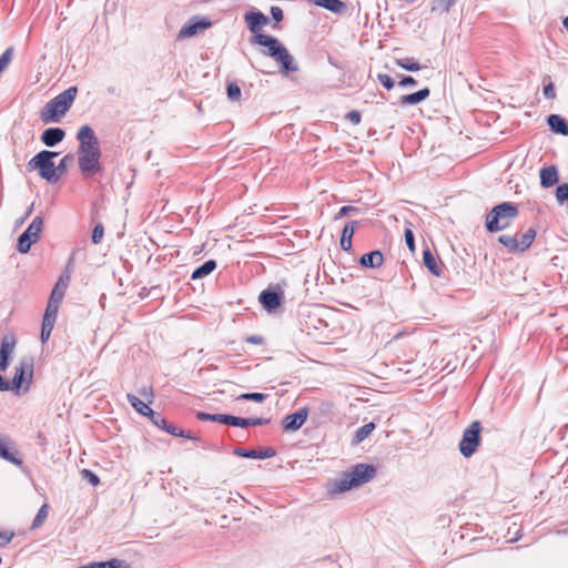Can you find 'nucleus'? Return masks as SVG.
Listing matches in <instances>:
<instances>
[{
    "mask_svg": "<svg viewBox=\"0 0 568 568\" xmlns=\"http://www.w3.org/2000/svg\"><path fill=\"white\" fill-rule=\"evenodd\" d=\"M244 21L248 30L254 34L251 43L265 47L262 53L274 59L281 65V72L288 74L298 70L294 57L288 52L286 47L275 37L260 33L263 27L268 23V18L260 10H251L244 14Z\"/></svg>",
    "mask_w": 568,
    "mask_h": 568,
    "instance_id": "obj_1",
    "label": "nucleus"
},
{
    "mask_svg": "<svg viewBox=\"0 0 568 568\" xmlns=\"http://www.w3.org/2000/svg\"><path fill=\"white\" fill-rule=\"evenodd\" d=\"M377 469L374 465L358 463L335 479L329 488L331 493H344L352 488L363 486L376 476Z\"/></svg>",
    "mask_w": 568,
    "mask_h": 568,
    "instance_id": "obj_2",
    "label": "nucleus"
},
{
    "mask_svg": "<svg viewBox=\"0 0 568 568\" xmlns=\"http://www.w3.org/2000/svg\"><path fill=\"white\" fill-rule=\"evenodd\" d=\"M78 88L72 85L51 99L41 110L40 119L43 123H58L72 106Z\"/></svg>",
    "mask_w": 568,
    "mask_h": 568,
    "instance_id": "obj_3",
    "label": "nucleus"
},
{
    "mask_svg": "<svg viewBox=\"0 0 568 568\" xmlns=\"http://www.w3.org/2000/svg\"><path fill=\"white\" fill-rule=\"evenodd\" d=\"M519 215L518 205L514 202H501L495 205L487 214L485 226L488 233L503 231L511 225Z\"/></svg>",
    "mask_w": 568,
    "mask_h": 568,
    "instance_id": "obj_4",
    "label": "nucleus"
},
{
    "mask_svg": "<svg viewBox=\"0 0 568 568\" xmlns=\"http://www.w3.org/2000/svg\"><path fill=\"white\" fill-rule=\"evenodd\" d=\"M58 152L42 150L38 152L27 164L29 172L37 171L39 176L49 183H55L60 179V174L55 171L53 158L58 156Z\"/></svg>",
    "mask_w": 568,
    "mask_h": 568,
    "instance_id": "obj_5",
    "label": "nucleus"
},
{
    "mask_svg": "<svg viewBox=\"0 0 568 568\" xmlns=\"http://www.w3.org/2000/svg\"><path fill=\"white\" fill-rule=\"evenodd\" d=\"M34 359L31 356H24L20 359L19 365L16 367V372L12 381H7L1 376L0 390H14L19 392L23 384L27 387L32 383L33 378Z\"/></svg>",
    "mask_w": 568,
    "mask_h": 568,
    "instance_id": "obj_6",
    "label": "nucleus"
},
{
    "mask_svg": "<svg viewBox=\"0 0 568 568\" xmlns=\"http://www.w3.org/2000/svg\"><path fill=\"white\" fill-rule=\"evenodd\" d=\"M481 429V423L479 420H474L464 430L462 440L459 442V452L465 458H469L476 453L480 444Z\"/></svg>",
    "mask_w": 568,
    "mask_h": 568,
    "instance_id": "obj_7",
    "label": "nucleus"
},
{
    "mask_svg": "<svg viewBox=\"0 0 568 568\" xmlns=\"http://www.w3.org/2000/svg\"><path fill=\"white\" fill-rule=\"evenodd\" d=\"M43 227V219L36 216L29 226L19 235L17 242V250L26 254L30 251L31 245L38 242Z\"/></svg>",
    "mask_w": 568,
    "mask_h": 568,
    "instance_id": "obj_8",
    "label": "nucleus"
},
{
    "mask_svg": "<svg viewBox=\"0 0 568 568\" xmlns=\"http://www.w3.org/2000/svg\"><path fill=\"white\" fill-rule=\"evenodd\" d=\"M101 154V151L78 152V164L83 178L90 179L102 171Z\"/></svg>",
    "mask_w": 568,
    "mask_h": 568,
    "instance_id": "obj_9",
    "label": "nucleus"
},
{
    "mask_svg": "<svg viewBox=\"0 0 568 568\" xmlns=\"http://www.w3.org/2000/svg\"><path fill=\"white\" fill-rule=\"evenodd\" d=\"M212 27V20L207 17L193 16L180 29L176 39L183 40L195 37L199 32Z\"/></svg>",
    "mask_w": 568,
    "mask_h": 568,
    "instance_id": "obj_10",
    "label": "nucleus"
},
{
    "mask_svg": "<svg viewBox=\"0 0 568 568\" xmlns=\"http://www.w3.org/2000/svg\"><path fill=\"white\" fill-rule=\"evenodd\" d=\"M284 301V291L278 285H270L260 293L258 302L268 313L275 312Z\"/></svg>",
    "mask_w": 568,
    "mask_h": 568,
    "instance_id": "obj_11",
    "label": "nucleus"
},
{
    "mask_svg": "<svg viewBox=\"0 0 568 568\" xmlns=\"http://www.w3.org/2000/svg\"><path fill=\"white\" fill-rule=\"evenodd\" d=\"M308 408L302 407L298 410L286 415L282 419V427L284 432L293 433L298 430L307 420Z\"/></svg>",
    "mask_w": 568,
    "mask_h": 568,
    "instance_id": "obj_12",
    "label": "nucleus"
},
{
    "mask_svg": "<svg viewBox=\"0 0 568 568\" xmlns=\"http://www.w3.org/2000/svg\"><path fill=\"white\" fill-rule=\"evenodd\" d=\"M14 444L10 439V437L6 435H0V458L20 466L22 465V459L17 456V454L13 452Z\"/></svg>",
    "mask_w": 568,
    "mask_h": 568,
    "instance_id": "obj_13",
    "label": "nucleus"
},
{
    "mask_svg": "<svg viewBox=\"0 0 568 568\" xmlns=\"http://www.w3.org/2000/svg\"><path fill=\"white\" fill-rule=\"evenodd\" d=\"M233 454L239 457L244 458H258V459H266L271 458L276 455V450L272 447H266L263 449H247V448H241L236 447L233 449Z\"/></svg>",
    "mask_w": 568,
    "mask_h": 568,
    "instance_id": "obj_14",
    "label": "nucleus"
},
{
    "mask_svg": "<svg viewBox=\"0 0 568 568\" xmlns=\"http://www.w3.org/2000/svg\"><path fill=\"white\" fill-rule=\"evenodd\" d=\"M65 136V132L63 129L61 128H48L45 129L40 139H41V142L49 146V148H53L57 144H59Z\"/></svg>",
    "mask_w": 568,
    "mask_h": 568,
    "instance_id": "obj_15",
    "label": "nucleus"
},
{
    "mask_svg": "<svg viewBox=\"0 0 568 568\" xmlns=\"http://www.w3.org/2000/svg\"><path fill=\"white\" fill-rule=\"evenodd\" d=\"M423 263L430 274L436 277H440L443 274V263L426 247L423 252Z\"/></svg>",
    "mask_w": 568,
    "mask_h": 568,
    "instance_id": "obj_16",
    "label": "nucleus"
},
{
    "mask_svg": "<svg viewBox=\"0 0 568 568\" xmlns=\"http://www.w3.org/2000/svg\"><path fill=\"white\" fill-rule=\"evenodd\" d=\"M547 124L552 133L568 135V121L559 114H549Z\"/></svg>",
    "mask_w": 568,
    "mask_h": 568,
    "instance_id": "obj_17",
    "label": "nucleus"
},
{
    "mask_svg": "<svg viewBox=\"0 0 568 568\" xmlns=\"http://www.w3.org/2000/svg\"><path fill=\"white\" fill-rule=\"evenodd\" d=\"M384 263V255L379 250L365 253L359 258V264L366 268H378Z\"/></svg>",
    "mask_w": 568,
    "mask_h": 568,
    "instance_id": "obj_18",
    "label": "nucleus"
},
{
    "mask_svg": "<svg viewBox=\"0 0 568 568\" xmlns=\"http://www.w3.org/2000/svg\"><path fill=\"white\" fill-rule=\"evenodd\" d=\"M539 176L540 185L544 189L554 186L559 180L558 170L555 165L545 166L540 169Z\"/></svg>",
    "mask_w": 568,
    "mask_h": 568,
    "instance_id": "obj_19",
    "label": "nucleus"
},
{
    "mask_svg": "<svg viewBox=\"0 0 568 568\" xmlns=\"http://www.w3.org/2000/svg\"><path fill=\"white\" fill-rule=\"evenodd\" d=\"M70 280L71 278L69 274H61L55 285L53 286L49 298L59 301V303H61L65 295V291L67 287L69 286Z\"/></svg>",
    "mask_w": 568,
    "mask_h": 568,
    "instance_id": "obj_20",
    "label": "nucleus"
},
{
    "mask_svg": "<svg viewBox=\"0 0 568 568\" xmlns=\"http://www.w3.org/2000/svg\"><path fill=\"white\" fill-rule=\"evenodd\" d=\"M430 94V90L426 87L414 93L400 97V105H416L426 100Z\"/></svg>",
    "mask_w": 568,
    "mask_h": 568,
    "instance_id": "obj_21",
    "label": "nucleus"
},
{
    "mask_svg": "<svg viewBox=\"0 0 568 568\" xmlns=\"http://www.w3.org/2000/svg\"><path fill=\"white\" fill-rule=\"evenodd\" d=\"M153 425H155L158 428L166 432L168 434L175 436L179 427L174 424L169 422L162 414L154 413L152 417L150 418Z\"/></svg>",
    "mask_w": 568,
    "mask_h": 568,
    "instance_id": "obj_22",
    "label": "nucleus"
},
{
    "mask_svg": "<svg viewBox=\"0 0 568 568\" xmlns=\"http://www.w3.org/2000/svg\"><path fill=\"white\" fill-rule=\"evenodd\" d=\"M313 3L336 14H342L347 10V4L342 0H313Z\"/></svg>",
    "mask_w": 568,
    "mask_h": 568,
    "instance_id": "obj_23",
    "label": "nucleus"
},
{
    "mask_svg": "<svg viewBox=\"0 0 568 568\" xmlns=\"http://www.w3.org/2000/svg\"><path fill=\"white\" fill-rule=\"evenodd\" d=\"M128 402L131 406L141 415L146 416L149 418L155 413L148 404L141 400L138 396L133 394L126 395Z\"/></svg>",
    "mask_w": 568,
    "mask_h": 568,
    "instance_id": "obj_24",
    "label": "nucleus"
},
{
    "mask_svg": "<svg viewBox=\"0 0 568 568\" xmlns=\"http://www.w3.org/2000/svg\"><path fill=\"white\" fill-rule=\"evenodd\" d=\"M217 264L215 260H207L200 266L193 270L191 274L192 280H200L207 275H210L215 268Z\"/></svg>",
    "mask_w": 568,
    "mask_h": 568,
    "instance_id": "obj_25",
    "label": "nucleus"
},
{
    "mask_svg": "<svg viewBox=\"0 0 568 568\" xmlns=\"http://www.w3.org/2000/svg\"><path fill=\"white\" fill-rule=\"evenodd\" d=\"M536 237V230L530 227L525 233H523L519 237H517L518 251L520 253L528 250L534 243Z\"/></svg>",
    "mask_w": 568,
    "mask_h": 568,
    "instance_id": "obj_26",
    "label": "nucleus"
},
{
    "mask_svg": "<svg viewBox=\"0 0 568 568\" xmlns=\"http://www.w3.org/2000/svg\"><path fill=\"white\" fill-rule=\"evenodd\" d=\"M375 427L376 426L373 422L361 426L358 429H356L352 443L354 445H358L372 434Z\"/></svg>",
    "mask_w": 568,
    "mask_h": 568,
    "instance_id": "obj_27",
    "label": "nucleus"
},
{
    "mask_svg": "<svg viewBox=\"0 0 568 568\" xmlns=\"http://www.w3.org/2000/svg\"><path fill=\"white\" fill-rule=\"evenodd\" d=\"M229 414H210L205 412H197L196 418L202 422H215L223 425L227 424Z\"/></svg>",
    "mask_w": 568,
    "mask_h": 568,
    "instance_id": "obj_28",
    "label": "nucleus"
},
{
    "mask_svg": "<svg viewBox=\"0 0 568 568\" xmlns=\"http://www.w3.org/2000/svg\"><path fill=\"white\" fill-rule=\"evenodd\" d=\"M77 139L79 141V143H82V141H87V142H97L99 141L93 129L88 125V124H84L82 125L79 130H78V133H77Z\"/></svg>",
    "mask_w": 568,
    "mask_h": 568,
    "instance_id": "obj_29",
    "label": "nucleus"
},
{
    "mask_svg": "<svg viewBox=\"0 0 568 568\" xmlns=\"http://www.w3.org/2000/svg\"><path fill=\"white\" fill-rule=\"evenodd\" d=\"M456 2L457 0H433L430 10L432 12L448 13Z\"/></svg>",
    "mask_w": 568,
    "mask_h": 568,
    "instance_id": "obj_30",
    "label": "nucleus"
},
{
    "mask_svg": "<svg viewBox=\"0 0 568 568\" xmlns=\"http://www.w3.org/2000/svg\"><path fill=\"white\" fill-rule=\"evenodd\" d=\"M60 304L59 301L49 298L43 320L55 322Z\"/></svg>",
    "mask_w": 568,
    "mask_h": 568,
    "instance_id": "obj_31",
    "label": "nucleus"
},
{
    "mask_svg": "<svg viewBox=\"0 0 568 568\" xmlns=\"http://www.w3.org/2000/svg\"><path fill=\"white\" fill-rule=\"evenodd\" d=\"M396 64L410 72L419 71L422 65L414 58H402L396 60Z\"/></svg>",
    "mask_w": 568,
    "mask_h": 568,
    "instance_id": "obj_32",
    "label": "nucleus"
},
{
    "mask_svg": "<svg viewBox=\"0 0 568 568\" xmlns=\"http://www.w3.org/2000/svg\"><path fill=\"white\" fill-rule=\"evenodd\" d=\"M498 242L504 245L506 248H508L511 253H517L518 251V244H517V236H511L508 234H503L498 236Z\"/></svg>",
    "mask_w": 568,
    "mask_h": 568,
    "instance_id": "obj_33",
    "label": "nucleus"
},
{
    "mask_svg": "<svg viewBox=\"0 0 568 568\" xmlns=\"http://www.w3.org/2000/svg\"><path fill=\"white\" fill-rule=\"evenodd\" d=\"M226 425L233 426V427L247 428V427L252 426V423H251V417H239V416H233V415L229 414Z\"/></svg>",
    "mask_w": 568,
    "mask_h": 568,
    "instance_id": "obj_34",
    "label": "nucleus"
},
{
    "mask_svg": "<svg viewBox=\"0 0 568 568\" xmlns=\"http://www.w3.org/2000/svg\"><path fill=\"white\" fill-rule=\"evenodd\" d=\"M48 508H49L48 504H43L39 508L36 517L33 518L32 525H31L32 529H37L43 525L44 520L48 517Z\"/></svg>",
    "mask_w": 568,
    "mask_h": 568,
    "instance_id": "obj_35",
    "label": "nucleus"
},
{
    "mask_svg": "<svg viewBox=\"0 0 568 568\" xmlns=\"http://www.w3.org/2000/svg\"><path fill=\"white\" fill-rule=\"evenodd\" d=\"M267 398V395L264 393H243L236 397V400H252L255 403H263Z\"/></svg>",
    "mask_w": 568,
    "mask_h": 568,
    "instance_id": "obj_36",
    "label": "nucleus"
},
{
    "mask_svg": "<svg viewBox=\"0 0 568 568\" xmlns=\"http://www.w3.org/2000/svg\"><path fill=\"white\" fill-rule=\"evenodd\" d=\"M556 200L560 205L568 204V183L559 184L556 187Z\"/></svg>",
    "mask_w": 568,
    "mask_h": 568,
    "instance_id": "obj_37",
    "label": "nucleus"
},
{
    "mask_svg": "<svg viewBox=\"0 0 568 568\" xmlns=\"http://www.w3.org/2000/svg\"><path fill=\"white\" fill-rule=\"evenodd\" d=\"M54 324H55V322L42 320L41 333H40V338H41L42 343H45L50 338L51 333L54 328Z\"/></svg>",
    "mask_w": 568,
    "mask_h": 568,
    "instance_id": "obj_38",
    "label": "nucleus"
},
{
    "mask_svg": "<svg viewBox=\"0 0 568 568\" xmlns=\"http://www.w3.org/2000/svg\"><path fill=\"white\" fill-rule=\"evenodd\" d=\"M13 48H7L0 55V74L8 68L13 57Z\"/></svg>",
    "mask_w": 568,
    "mask_h": 568,
    "instance_id": "obj_39",
    "label": "nucleus"
},
{
    "mask_svg": "<svg viewBox=\"0 0 568 568\" xmlns=\"http://www.w3.org/2000/svg\"><path fill=\"white\" fill-rule=\"evenodd\" d=\"M100 566L101 568H131V566L126 561L118 558H113L106 561H100Z\"/></svg>",
    "mask_w": 568,
    "mask_h": 568,
    "instance_id": "obj_40",
    "label": "nucleus"
},
{
    "mask_svg": "<svg viewBox=\"0 0 568 568\" xmlns=\"http://www.w3.org/2000/svg\"><path fill=\"white\" fill-rule=\"evenodd\" d=\"M226 94L231 101H237L241 97V88L236 82H230L226 87Z\"/></svg>",
    "mask_w": 568,
    "mask_h": 568,
    "instance_id": "obj_41",
    "label": "nucleus"
},
{
    "mask_svg": "<svg viewBox=\"0 0 568 568\" xmlns=\"http://www.w3.org/2000/svg\"><path fill=\"white\" fill-rule=\"evenodd\" d=\"M74 160V156L73 154L71 153H68L67 155H64L58 165H55V171L58 174H63L67 170H68V166L69 164H71Z\"/></svg>",
    "mask_w": 568,
    "mask_h": 568,
    "instance_id": "obj_42",
    "label": "nucleus"
},
{
    "mask_svg": "<svg viewBox=\"0 0 568 568\" xmlns=\"http://www.w3.org/2000/svg\"><path fill=\"white\" fill-rule=\"evenodd\" d=\"M404 239L408 250L414 253L416 250L415 235L410 227H406L404 231Z\"/></svg>",
    "mask_w": 568,
    "mask_h": 568,
    "instance_id": "obj_43",
    "label": "nucleus"
},
{
    "mask_svg": "<svg viewBox=\"0 0 568 568\" xmlns=\"http://www.w3.org/2000/svg\"><path fill=\"white\" fill-rule=\"evenodd\" d=\"M358 225V221H348L345 223L343 230H342V235L341 236H344V237H347V239H353V235L355 233V230H356V226Z\"/></svg>",
    "mask_w": 568,
    "mask_h": 568,
    "instance_id": "obj_44",
    "label": "nucleus"
},
{
    "mask_svg": "<svg viewBox=\"0 0 568 568\" xmlns=\"http://www.w3.org/2000/svg\"><path fill=\"white\" fill-rule=\"evenodd\" d=\"M377 79L386 90H392L395 85V80L387 73H379Z\"/></svg>",
    "mask_w": 568,
    "mask_h": 568,
    "instance_id": "obj_45",
    "label": "nucleus"
},
{
    "mask_svg": "<svg viewBox=\"0 0 568 568\" xmlns=\"http://www.w3.org/2000/svg\"><path fill=\"white\" fill-rule=\"evenodd\" d=\"M85 151H101L100 142H87L82 141V143H79L78 152H85Z\"/></svg>",
    "mask_w": 568,
    "mask_h": 568,
    "instance_id": "obj_46",
    "label": "nucleus"
},
{
    "mask_svg": "<svg viewBox=\"0 0 568 568\" xmlns=\"http://www.w3.org/2000/svg\"><path fill=\"white\" fill-rule=\"evenodd\" d=\"M359 212V209L356 207V206H353V205H344L342 206L338 212L336 213V215L334 216V220H339L351 213H358Z\"/></svg>",
    "mask_w": 568,
    "mask_h": 568,
    "instance_id": "obj_47",
    "label": "nucleus"
},
{
    "mask_svg": "<svg viewBox=\"0 0 568 568\" xmlns=\"http://www.w3.org/2000/svg\"><path fill=\"white\" fill-rule=\"evenodd\" d=\"M104 234V227L101 223L97 224L92 230L91 240L92 243L99 244L102 241Z\"/></svg>",
    "mask_w": 568,
    "mask_h": 568,
    "instance_id": "obj_48",
    "label": "nucleus"
},
{
    "mask_svg": "<svg viewBox=\"0 0 568 568\" xmlns=\"http://www.w3.org/2000/svg\"><path fill=\"white\" fill-rule=\"evenodd\" d=\"M81 476L93 486H97L100 483L99 476L90 469L81 470Z\"/></svg>",
    "mask_w": 568,
    "mask_h": 568,
    "instance_id": "obj_49",
    "label": "nucleus"
},
{
    "mask_svg": "<svg viewBox=\"0 0 568 568\" xmlns=\"http://www.w3.org/2000/svg\"><path fill=\"white\" fill-rule=\"evenodd\" d=\"M13 537H14L13 531H10V530L1 531L0 530V547H4L8 544H10L11 540L13 539Z\"/></svg>",
    "mask_w": 568,
    "mask_h": 568,
    "instance_id": "obj_50",
    "label": "nucleus"
},
{
    "mask_svg": "<svg viewBox=\"0 0 568 568\" xmlns=\"http://www.w3.org/2000/svg\"><path fill=\"white\" fill-rule=\"evenodd\" d=\"M345 119L348 120L351 123H353L354 125H357L361 123V120H362V115H361V112L357 111V110H352L349 111L346 115H345Z\"/></svg>",
    "mask_w": 568,
    "mask_h": 568,
    "instance_id": "obj_51",
    "label": "nucleus"
},
{
    "mask_svg": "<svg viewBox=\"0 0 568 568\" xmlns=\"http://www.w3.org/2000/svg\"><path fill=\"white\" fill-rule=\"evenodd\" d=\"M271 17L275 21V23L281 22L284 18L283 10L277 6L271 7Z\"/></svg>",
    "mask_w": 568,
    "mask_h": 568,
    "instance_id": "obj_52",
    "label": "nucleus"
},
{
    "mask_svg": "<svg viewBox=\"0 0 568 568\" xmlns=\"http://www.w3.org/2000/svg\"><path fill=\"white\" fill-rule=\"evenodd\" d=\"M175 437H184V438H187V439H191V440H194V442H199L200 440V437L194 435L191 430H184L182 428L179 427L176 434H175Z\"/></svg>",
    "mask_w": 568,
    "mask_h": 568,
    "instance_id": "obj_53",
    "label": "nucleus"
},
{
    "mask_svg": "<svg viewBox=\"0 0 568 568\" xmlns=\"http://www.w3.org/2000/svg\"><path fill=\"white\" fill-rule=\"evenodd\" d=\"M544 95L548 100L556 98L555 84L551 81L544 87Z\"/></svg>",
    "mask_w": 568,
    "mask_h": 568,
    "instance_id": "obj_54",
    "label": "nucleus"
},
{
    "mask_svg": "<svg viewBox=\"0 0 568 568\" xmlns=\"http://www.w3.org/2000/svg\"><path fill=\"white\" fill-rule=\"evenodd\" d=\"M398 84L400 87H414L417 84V81L412 75H404V77H402Z\"/></svg>",
    "mask_w": 568,
    "mask_h": 568,
    "instance_id": "obj_55",
    "label": "nucleus"
},
{
    "mask_svg": "<svg viewBox=\"0 0 568 568\" xmlns=\"http://www.w3.org/2000/svg\"><path fill=\"white\" fill-rule=\"evenodd\" d=\"M339 245L344 252H351L353 247L352 239L341 236Z\"/></svg>",
    "mask_w": 568,
    "mask_h": 568,
    "instance_id": "obj_56",
    "label": "nucleus"
},
{
    "mask_svg": "<svg viewBox=\"0 0 568 568\" xmlns=\"http://www.w3.org/2000/svg\"><path fill=\"white\" fill-rule=\"evenodd\" d=\"M245 341L250 344L262 345L264 343V337L261 335H251L246 337Z\"/></svg>",
    "mask_w": 568,
    "mask_h": 568,
    "instance_id": "obj_57",
    "label": "nucleus"
},
{
    "mask_svg": "<svg viewBox=\"0 0 568 568\" xmlns=\"http://www.w3.org/2000/svg\"><path fill=\"white\" fill-rule=\"evenodd\" d=\"M270 422H271L270 418L251 417L252 426H263V425H267Z\"/></svg>",
    "mask_w": 568,
    "mask_h": 568,
    "instance_id": "obj_58",
    "label": "nucleus"
},
{
    "mask_svg": "<svg viewBox=\"0 0 568 568\" xmlns=\"http://www.w3.org/2000/svg\"><path fill=\"white\" fill-rule=\"evenodd\" d=\"M562 26L568 31V16L564 18Z\"/></svg>",
    "mask_w": 568,
    "mask_h": 568,
    "instance_id": "obj_59",
    "label": "nucleus"
},
{
    "mask_svg": "<svg viewBox=\"0 0 568 568\" xmlns=\"http://www.w3.org/2000/svg\"><path fill=\"white\" fill-rule=\"evenodd\" d=\"M328 61L332 65L338 68V64L335 61H333V59L329 58Z\"/></svg>",
    "mask_w": 568,
    "mask_h": 568,
    "instance_id": "obj_60",
    "label": "nucleus"
},
{
    "mask_svg": "<svg viewBox=\"0 0 568 568\" xmlns=\"http://www.w3.org/2000/svg\"><path fill=\"white\" fill-rule=\"evenodd\" d=\"M32 209H33V205H31V206L27 210V213H26V216H24V217H27V216L31 213Z\"/></svg>",
    "mask_w": 568,
    "mask_h": 568,
    "instance_id": "obj_61",
    "label": "nucleus"
},
{
    "mask_svg": "<svg viewBox=\"0 0 568 568\" xmlns=\"http://www.w3.org/2000/svg\"><path fill=\"white\" fill-rule=\"evenodd\" d=\"M407 3H414L415 0H405Z\"/></svg>",
    "mask_w": 568,
    "mask_h": 568,
    "instance_id": "obj_62",
    "label": "nucleus"
}]
</instances>
